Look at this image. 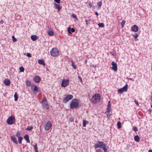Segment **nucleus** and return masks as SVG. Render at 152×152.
Instances as JSON below:
<instances>
[{
  "instance_id": "obj_1",
  "label": "nucleus",
  "mask_w": 152,
  "mask_h": 152,
  "mask_svg": "<svg viewBox=\"0 0 152 152\" xmlns=\"http://www.w3.org/2000/svg\"><path fill=\"white\" fill-rule=\"evenodd\" d=\"M78 100L76 99H73L70 104V108L73 109L74 108H76L79 106Z\"/></svg>"
},
{
  "instance_id": "obj_2",
  "label": "nucleus",
  "mask_w": 152,
  "mask_h": 152,
  "mask_svg": "<svg viewBox=\"0 0 152 152\" xmlns=\"http://www.w3.org/2000/svg\"><path fill=\"white\" fill-rule=\"evenodd\" d=\"M100 99V94H96L92 96L91 98V101L93 103H96L99 102Z\"/></svg>"
},
{
  "instance_id": "obj_3",
  "label": "nucleus",
  "mask_w": 152,
  "mask_h": 152,
  "mask_svg": "<svg viewBox=\"0 0 152 152\" xmlns=\"http://www.w3.org/2000/svg\"><path fill=\"white\" fill-rule=\"evenodd\" d=\"M40 103L42 104V107L46 109L49 108V106L45 97L43 98Z\"/></svg>"
},
{
  "instance_id": "obj_4",
  "label": "nucleus",
  "mask_w": 152,
  "mask_h": 152,
  "mask_svg": "<svg viewBox=\"0 0 152 152\" xmlns=\"http://www.w3.org/2000/svg\"><path fill=\"white\" fill-rule=\"evenodd\" d=\"M107 144L104 143L102 141H98L94 145V147L95 149L98 148H102L106 145Z\"/></svg>"
},
{
  "instance_id": "obj_5",
  "label": "nucleus",
  "mask_w": 152,
  "mask_h": 152,
  "mask_svg": "<svg viewBox=\"0 0 152 152\" xmlns=\"http://www.w3.org/2000/svg\"><path fill=\"white\" fill-rule=\"evenodd\" d=\"M50 54L53 57L57 56L59 55V51L56 48H53L50 51Z\"/></svg>"
},
{
  "instance_id": "obj_6",
  "label": "nucleus",
  "mask_w": 152,
  "mask_h": 152,
  "mask_svg": "<svg viewBox=\"0 0 152 152\" xmlns=\"http://www.w3.org/2000/svg\"><path fill=\"white\" fill-rule=\"evenodd\" d=\"M15 121V118L13 116H11L8 117L6 122L8 124L11 125L14 124Z\"/></svg>"
},
{
  "instance_id": "obj_7",
  "label": "nucleus",
  "mask_w": 152,
  "mask_h": 152,
  "mask_svg": "<svg viewBox=\"0 0 152 152\" xmlns=\"http://www.w3.org/2000/svg\"><path fill=\"white\" fill-rule=\"evenodd\" d=\"M73 97L72 95L71 94L66 95L63 99V102L64 103H66L69 100L72 99Z\"/></svg>"
},
{
  "instance_id": "obj_8",
  "label": "nucleus",
  "mask_w": 152,
  "mask_h": 152,
  "mask_svg": "<svg viewBox=\"0 0 152 152\" xmlns=\"http://www.w3.org/2000/svg\"><path fill=\"white\" fill-rule=\"evenodd\" d=\"M69 80L67 79H63L62 80L61 86L62 87H65L69 84Z\"/></svg>"
},
{
  "instance_id": "obj_9",
  "label": "nucleus",
  "mask_w": 152,
  "mask_h": 152,
  "mask_svg": "<svg viewBox=\"0 0 152 152\" xmlns=\"http://www.w3.org/2000/svg\"><path fill=\"white\" fill-rule=\"evenodd\" d=\"M127 85L126 84V85L123 88L118 89V91L120 93H122L124 91H127Z\"/></svg>"
},
{
  "instance_id": "obj_10",
  "label": "nucleus",
  "mask_w": 152,
  "mask_h": 152,
  "mask_svg": "<svg viewBox=\"0 0 152 152\" xmlns=\"http://www.w3.org/2000/svg\"><path fill=\"white\" fill-rule=\"evenodd\" d=\"M52 126V124L51 122L48 121L46 123L45 125V130L46 131L48 130Z\"/></svg>"
},
{
  "instance_id": "obj_11",
  "label": "nucleus",
  "mask_w": 152,
  "mask_h": 152,
  "mask_svg": "<svg viewBox=\"0 0 152 152\" xmlns=\"http://www.w3.org/2000/svg\"><path fill=\"white\" fill-rule=\"evenodd\" d=\"M113 66L112 68L113 69L114 71H117V64L115 63L114 61H113L112 62L111 64Z\"/></svg>"
},
{
  "instance_id": "obj_12",
  "label": "nucleus",
  "mask_w": 152,
  "mask_h": 152,
  "mask_svg": "<svg viewBox=\"0 0 152 152\" xmlns=\"http://www.w3.org/2000/svg\"><path fill=\"white\" fill-rule=\"evenodd\" d=\"M33 80L35 82L38 83L40 81L41 78L39 76H37L34 77Z\"/></svg>"
},
{
  "instance_id": "obj_13",
  "label": "nucleus",
  "mask_w": 152,
  "mask_h": 152,
  "mask_svg": "<svg viewBox=\"0 0 152 152\" xmlns=\"http://www.w3.org/2000/svg\"><path fill=\"white\" fill-rule=\"evenodd\" d=\"M131 29L132 31L135 32H137L139 30V28L137 26L134 25L132 27Z\"/></svg>"
},
{
  "instance_id": "obj_14",
  "label": "nucleus",
  "mask_w": 152,
  "mask_h": 152,
  "mask_svg": "<svg viewBox=\"0 0 152 152\" xmlns=\"http://www.w3.org/2000/svg\"><path fill=\"white\" fill-rule=\"evenodd\" d=\"M4 83L7 86H9L10 84V81L8 79H6L4 80Z\"/></svg>"
},
{
  "instance_id": "obj_15",
  "label": "nucleus",
  "mask_w": 152,
  "mask_h": 152,
  "mask_svg": "<svg viewBox=\"0 0 152 152\" xmlns=\"http://www.w3.org/2000/svg\"><path fill=\"white\" fill-rule=\"evenodd\" d=\"M32 86H33L34 87V88L33 89V90L34 91H35L36 92H38L39 89L37 86H36L34 84H32Z\"/></svg>"
},
{
  "instance_id": "obj_16",
  "label": "nucleus",
  "mask_w": 152,
  "mask_h": 152,
  "mask_svg": "<svg viewBox=\"0 0 152 152\" xmlns=\"http://www.w3.org/2000/svg\"><path fill=\"white\" fill-rule=\"evenodd\" d=\"M31 38L33 41H35L38 39V37L36 35H32Z\"/></svg>"
},
{
  "instance_id": "obj_17",
  "label": "nucleus",
  "mask_w": 152,
  "mask_h": 152,
  "mask_svg": "<svg viewBox=\"0 0 152 152\" xmlns=\"http://www.w3.org/2000/svg\"><path fill=\"white\" fill-rule=\"evenodd\" d=\"M68 32L69 34H71L72 32L73 33V32H75V29L73 28H72L71 29L70 27H69L68 28Z\"/></svg>"
},
{
  "instance_id": "obj_18",
  "label": "nucleus",
  "mask_w": 152,
  "mask_h": 152,
  "mask_svg": "<svg viewBox=\"0 0 152 152\" xmlns=\"http://www.w3.org/2000/svg\"><path fill=\"white\" fill-rule=\"evenodd\" d=\"M11 140L14 143L16 144L18 143L17 140L14 136H11Z\"/></svg>"
},
{
  "instance_id": "obj_19",
  "label": "nucleus",
  "mask_w": 152,
  "mask_h": 152,
  "mask_svg": "<svg viewBox=\"0 0 152 152\" xmlns=\"http://www.w3.org/2000/svg\"><path fill=\"white\" fill-rule=\"evenodd\" d=\"M24 138L26 141L28 143L30 142L29 136L28 135L26 134L24 135Z\"/></svg>"
},
{
  "instance_id": "obj_20",
  "label": "nucleus",
  "mask_w": 152,
  "mask_h": 152,
  "mask_svg": "<svg viewBox=\"0 0 152 152\" xmlns=\"http://www.w3.org/2000/svg\"><path fill=\"white\" fill-rule=\"evenodd\" d=\"M134 140L137 142H138L140 141V138L137 135H136L134 137Z\"/></svg>"
},
{
  "instance_id": "obj_21",
  "label": "nucleus",
  "mask_w": 152,
  "mask_h": 152,
  "mask_svg": "<svg viewBox=\"0 0 152 152\" xmlns=\"http://www.w3.org/2000/svg\"><path fill=\"white\" fill-rule=\"evenodd\" d=\"M37 144L36 143H35L34 145H33V146L34 148V150L35 151V152H38V151L37 149Z\"/></svg>"
},
{
  "instance_id": "obj_22",
  "label": "nucleus",
  "mask_w": 152,
  "mask_h": 152,
  "mask_svg": "<svg viewBox=\"0 0 152 152\" xmlns=\"http://www.w3.org/2000/svg\"><path fill=\"white\" fill-rule=\"evenodd\" d=\"M109 147L107 146V145H106L102 147V149L104 151V152H107V149Z\"/></svg>"
},
{
  "instance_id": "obj_23",
  "label": "nucleus",
  "mask_w": 152,
  "mask_h": 152,
  "mask_svg": "<svg viewBox=\"0 0 152 152\" xmlns=\"http://www.w3.org/2000/svg\"><path fill=\"white\" fill-rule=\"evenodd\" d=\"M38 62L39 64H42L43 65H45V63L44 61L42 59H39L38 60Z\"/></svg>"
},
{
  "instance_id": "obj_24",
  "label": "nucleus",
  "mask_w": 152,
  "mask_h": 152,
  "mask_svg": "<svg viewBox=\"0 0 152 152\" xmlns=\"http://www.w3.org/2000/svg\"><path fill=\"white\" fill-rule=\"evenodd\" d=\"M88 122L86 121H85V120H83V127H85L86 126V124L88 123Z\"/></svg>"
},
{
  "instance_id": "obj_25",
  "label": "nucleus",
  "mask_w": 152,
  "mask_h": 152,
  "mask_svg": "<svg viewBox=\"0 0 152 152\" xmlns=\"http://www.w3.org/2000/svg\"><path fill=\"white\" fill-rule=\"evenodd\" d=\"M48 34L50 36H52L54 34L53 32L50 30L48 31Z\"/></svg>"
},
{
  "instance_id": "obj_26",
  "label": "nucleus",
  "mask_w": 152,
  "mask_h": 152,
  "mask_svg": "<svg viewBox=\"0 0 152 152\" xmlns=\"http://www.w3.org/2000/svg\"><path fill=\"white\" fill-rule=\"evenodd\" d=\"M102 2L101 1L99 2L98 3H97L98 8H101V7L102 6Z\"/></svg>"
},
{
  "instance_id": "obj_27",
  "label": "nucleus",
  "mask_w": 152,
  "mask_h": 152,
  "mask_svg": "<svg viewBox=\"0 0 152 152\" xmlns=\"http://www.w3.org/2000/svg\"><path fill=\"white\" fill-rule=\"evenodd\" d=\"M31 82L29 80H27L26 81V85L28 86H31Z\"/></svg>"
},
{
  "instance_id": "obj_28",
  "label": "nucleus",
  "mask_w": 152,
  "mask_h": 152,
  "mask_svg": "<svg viewBox=\"0 0 152 152\" xmlns=\"http://www.w3.org/2000/svg\"><path fill=\"white\" fill-rule=\"evenodd\" d=\"M14 97H15V99H14L15 101H16L18 100V97L17 95L16 92L15 93V94H14Z\"/></svg>"
},
{
  "instance_id": "obj_29",
  "label": "nucleus",
  "mask_w": 152,
  "mask_h": 152,
  "mask_svg": "<svg viewBox=\"0 0 152 152\" xmlns=\"http://www.w3.org/2000/svg\"><path fill=\"white\" fill-rule=\"evenodd\" d=\"M20 132L19 131H18L16 133V135L17 137H20Z\"/></svg>"
},
{
  "instance_id": "obj_30",
  "label": "nucleus",
  "mask_w": 152,
  "mask_h": 152,
  "mask_svg": "<svg viewBox=\"0 0 152 152\" xmlns=\"http://www.w3.org/2000/svg\"><path fill=\"white\" fill-rule=\"evenodd\" d=\"M117 125L119 129H120L121 127V124L120 122H118L117 123Z\"/></svg>"
},
{
  "instance_id": "obj_31",
  "label": "nucleus",
  "mask_w": 152,
  "mask_h": 152,
  "mask_svg": "<svg viewBox=\"0 0 152 152\" xmlns=\"http://www.w3.org/2000/svg\"><path fill=\"white\" fill-rule=\"evenodd\" d=\"M55 8L56 9H58V10H59L60 9V6L56 4H55Z\"/></svg>"
},
{
  "instance_id": "obj_32",
  "label": "nucleus",
  "mask_w": 152,
  "mask_h": 152,
  "mask_svg": "<svg viewBox=\"0 0 152 152\" xmlns=\"http://www.w3.org/2000/svg\"><path fill=\"white\" fill-rule=\"evenodd\" d=\"M33 128V127L32 126H28L27 127L26 129L28 131L31 130Z\"/></svg>"
},
{
  "instance_id": "obj_33",
  "label": "nucleus",
  "mask_w": 152,
  "mask_h": 152,
  "mask_svg": "<svg viewBox=\"0 0 152 152\" xmlns=\"http://www.w3.org/2000/svg\"><path fill=\"white\" fill-rule=\"evenodd\" d=\"M125 21L124 20H123L121 22V25L122 28L124 27V25L125 24Z\"/></svg>"
},
{
  "instance_id": "obj_34",
  "label": "nucleus",
  "mask_w": 152,
  "mask_h": 152,
  "mask_svg": "<svg viewBox=\"0 0 152 152\" xmlns=\"http://www.w3.org/2000/svg\"><path fill=\"white\" fill-rule=\"evenodd\" d=\"M98 26L100 27H103L104 26V25L103 23H99L98 24Z\"/></svg>"
},
{
  "instance_id": "obj_35",
  "label": "nucleus",
  "mask_w": 152,
  "mask_h": 152,
  "mask_svg": "<svg viewBox=\"0 0 152 152\" xmlns=\"http://www.w3.org/2000/svg\"><path fill=\"white\" fill-rule=\"evenodd\" d=\"M19 69L20 70V72H23L24 70V68L22 67L21 66L20 67Z\"/></svg>"
},
{
  "instance_id": "obj_36",
  "label": "nucleus",
  "mask_w": 152,
  "mask_h": 152,
  "mask_svg": "<svg viewBox=\"0 0 152 152\" xmlns=\"http://www.w3.org/2000/svg\"><path fill=\"white\" fill-rule=\"evenodd\" d=\"M18 138V141L19 142V143L20 144H21V141L23 139V138L21 137H20Z\"/></svg>"
},
{
  "instance_id": "obj_37",
  "label": "nucleus",
  "mask_w": 152,
  "mask_h": 152,
  "mask_svg": "<svg viewBox=\"0 0 152 152\" xmlns=\"http://www.w3.org/2000/svg\"><path fill=\"white\" fill-rule=\"evenodd\" d=\"M133 130L135 132L138 131V129L136 126H134L133 127Z\"/></svg>"
},
{
  "instance_id": "obj_38",
  "label": "nucleus",
  "mask_w": 152,
  "mask_h": 152,
  "mask_svg": "<svg viewBox=\"0 0 152 152\" xmlns=\"http://www.w3.org/2000/svg\"><path fill=\"white\" fill-rule=\"evenodd\" d=\"M12 41L13 42H15L17 41L16 39L15 38L14 36H12Z\"/></svg>"
},
{
  "instance_id": "obj_39",
  "label": "nucleus",
  "mask_w": 152,
  "mask_h": 152,
  "mask_svg": "<svg viewBox=\"0 0 152 152\" xmlns=\"http://www.w3.org/2000/svg\"><path fill=\"white\" fill-rule=\"evenodd\" d=\"M133 36L135 38H136L138 36V34H132Z\"/></svg>"
},
{
  "instance_id": "obj_40",
  "label": "nucleus",
  "mask_w": 152,
  "mask_h": 152,
  "mask_svg": "<svg viewBox=\"0 0 152 152\" xmlns=\"http://www.w3.org/2000/svg\"><path fill=\"white\" fill-rule=\"evenodd\" d=\"M111 110V107H107V112L109 113Z\"/></svg>"
},
{
  "instance_id": "obj_41",
  "label": "nucleus",
  "mask_w": 152,
  "mask_h": 152,
  "mask_svg": "<svg viewBox=\"0 0 152 152\" xmlns=\"http://www.w3.org/2000/svg\"><path fill=\"white\" fill-rule=\"evenodd\" d=\"M72 66L73 67V68L75 69H76V66L74 64V63H72Z\"/></svg>"
},
{
  "instance_id": "obj_42",
  "label": "nucleus",
  "mask_w": 152,
  "mask_h": 152,
  "mask_svg": "<svg viewBox=\"0 0 152 152\" xmlns=\"http://www.w3.org/2000/svg\"><path fill=\"white\" fill-rule=\"evenodd\" d=\"M72 17L75 18H77V17H76V15H75V14H73L72 15Z\"/></svg>"
},
{
  "instance_id": "obj_43",
  "label": "nucleus",
  "mask_w": 152,
  "mask_h": 152,
  "mask_svg": "<svg viewBox=\"0 0 152 152\" xmlns=\"http://www.w3.org/2000/svg\"><path fill=\"white\" fill-rule=\"evenodd\" d=\"M26 56L28 57H31V55L30 53H27L26 54Z\"/></svg>"
},
{
  "instance_id": "obj_44",
  "label": "nucleus",
  "mask_w": 152,
  "mask_h": 152,
  "mask_svg": "<svg viewBox=\"0 0 152 152\" xmlns=\"http://www.w3.org/2000/svg\"><path fill=\"white\" fill-rule=\"evenodd\" d=\"M91 20H86V25L89 22H90V21H91Z\"/></svg>"
},
{
  "instance_id": "obj_45",
  "label": "nucleus",
  "mask_w": 152,
  "mask_h": 152,
  "mask_svg": "<svg viewBox=\"0 0 152 152\" xmlns=\"http://www.w3.org/2000/svg\"><path fill=\"white\" fill-rule=\"evenodd\" d=\"M107 107H110V101L108 102L107 104Z\"/></svg>"
},
{
  "instance_id": "obj_46",
  "label": "nucleus",
  "mask_w": 152,
  "mask_h": 152,
  "mask_svg": "<svg viewBox=\"0 0 152 152\" xmlns=\"http://www.w3.org/2000/svg\"><path fill=\"white\" fill-rule=\"evenodd\" d=\"M54 1L58 4L60 3V0H54Z\"/></svg>"
},
{
  "instance_id": "obj_47",
  "label": "nucleus",
  "mask_w": 152,
  "mask_h": 152,
  "mask_svg": "<svg viewBox=\"0 0 152 152\" xmlns=\"http://www.w3.org/2000/svg\"><path fill=\"white\" fill-rule=\"evenodd\" d=\"M96 152H102L101 150L100 149H97L96 150Z\"/></svg>"
},
{
  "instance_id": "obj_48",
  "label": "nucleus",
  "mask_w": 152,
  "mask_h": 152,
  "mask_svg": "<svg viewBox=\"0 0 152 152\" xmlns=\"http://www.w3.org/2000/svg\"><path fill=\"white\" fill-rule=\"evenodd\" d=\"M69 121L70 122H72L74 121V119L73 118H69Z\"/></svg>"
},
{
  "instance_id": "obj_49",
  "label": "nucleus",
  "mask_w": 152,
  "mask_h": 152,
  "mask_svg": "<svg viewBox=\"0 0 152 152\" xmlns=\"http://www.w3.org/2000/svg\"><path fill=\"white\" fill-rule=\"evenodd\" d=\"M134 102H135V103L137 105H138L139 104L138 103V102L136 100H135Z\"/></svg>"
},
{
  "instance_id": "obj_50",
  "label": "nucleus",
  "mask_w": 152,
  "mask_h": 152,
  "mask_svg": "<svg viewBox=\"0 0 152 152\" xmlns=\"http://www.w3.org/2000/svg\"><path fill=\"white\" fill-rule=\"evenodd\" d=\"M89 6L90 7H94V6L92 5V4L91 3L89 4Z\"/></svg>"
},
{
  "instance_id": "obj_51",
  "label": "nucleus",
  "mask_w": 152,
  "mask_h": 152,
  "mask_svg": "<svg viewBox=\"0 0 152 152\" xmlns=\"http://www.w3.org/2000/svg\"><path fill=\"white\" fill-rule=\"evenodd\" d=\"M130 146V145L129 144H128L126 145L127 148H129Z\"/></svg>"
},
{
  "instance_id": "obj_52",
  "label": "nucleus",
  "mask_w": 152,
  "mask_h": 152,
  "mask_svg": "<svg viewBox=\"0 0 152 152\" xmlns=\"http://www.w3.org/2000/svg\"><path fill=\"white\" fill-rule=\"evenodd\" d=\"M3 22H4V21L2 20H1L0 21V23L3 24Z\"/></svg>"
},
{
  "instance_id": "obj_53",
  "label": "nucleus",
  "mask_w": 152,
  "mask_h": 152,
  "mask_svg": "<svg viewBox=\"0 0 152 152\" xmlns=\"http://www.w3.org/2000/svg\"><path fill=\"white\" fill-rule=\"evenodd\" d=\"M95 14L97 16L98 15H99L98 13L97 12H95Z\"/></svg>"
},
{
  "instance_id": "obj_54",
  "label": "nucleus",
  "mask_w": 152,
  "mask_h": 152,
  "mask_svg": "<svg viewBox=\"0 0 152 152\" xmlns=\"http://www.w3.org/2000/svg\"><path fill=\"white\" fill-rule=\"evenodd\" d=\"M79 79L81 81H82L81 80V78L79 76H78V77Z\"/></svg>"
},
{
  "instance_id": "obj_55",
  "label": "nucleus",
  "mask_w": 152,
  "mask_h": 152,
  "mask_svg": "<svg viewBox=\"0 0 152 152\" xmlns=\"http://www.w3.org/2000/svg\"><path fill=\"white\" fill-rule=\"evenodd\" d=\"M148 152H152V150H148Z\"/></svg>"
},
{
  "instance_id": "obj_56",
  "label": "nucleus",
  "mask_w": 152,
  "mask_h": 152,
  "mask_svg": "<svg viewBox=\"0 0 152 152\" xmlns=\"http://www.w3.org/2000/svg\"><path fill=\"white\" fill-rule=\"evenodd\" d=\"M129 80H132V78H130L129 79Z\"/></svg>"
},
{
  "instance_id": "obj_57",
  "label": "nucleus",
  "mask_w": 152,
  "mask_h": 152,
  "mask_svg": "<svg viewBox=\"0 0 152 152\" xmlns=\"http://www.w3.org/2000/svg\"><path fill=\"white\" fill-rule=\"evenodd\" d=\"M151 71H152V66H151Z\"/></svg>"
},
{
  "instance_id": "obj_58",
  "label": "nucleus",
  "mask_w": 152,
  "mask_h": 152,
  "mask_svg": "<svg viewBox=\"0 0 152 152\" xmlns=\"http://www.w3.org/2000/svg\"><path fill=\"white\" fill-rule=\"evenodd\" d=\"M151 108H152V104L151 105Z\"/></svg>"
},
{
  "instance_id": "obj_59",
  "label": "nucleus",
  "mask_w": 152,
  "mask_h": 152,
  "mask_svg": "<svg viewBox=\"0 0 152 152\" xmlns=\"http://www.w3.org/2000/svg\"><path fill=\"white\" fill-rule=\"evenodd\" d=\"M96 66H94V67H96Z\"/></svg>"
},
{
  "instance_id": "obj_60",
  "label": "nucleus",
  "mask_w": 152,
  "mask_h": 152,
  "mask_svg": "<svg viewBox=\"0 0 152 152\" xmlns=\"http://www.w3.org/2000/svg\"><path fill=\"white\" fill-rule=\"evenodd\" d=\"M96 66H94V67H96Z\"/></svg>"
}]
</instances>
